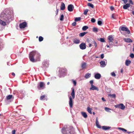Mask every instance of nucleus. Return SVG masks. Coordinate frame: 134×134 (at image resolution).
<instances>
[{"label": "nucleus", "instance_id": "10", "mask_svg": "<svg viewBox=\"0 0 134 134\" xmlns=\"http://www.w3.org/2000/svg\"><path fill=\"white\" fill-rule=\"evenodd\" d=\"M69 105L70 108H72L73 107V100L71 96L69 97Z\"/></svg>", "mask_w": 134, "mask_h": 134}, {"label": "nucleus", "instance_id": "18", "mask_svg": "<svg viewBox=\"0 0 134 134\" xmlns=\"http://www.w3.org/2000/svg\"><path fill=\"white\" fill-rule=\"evenodd\" d=\"M130 4L127 3L125 5H124L123 6V8L124 9H126L130 7Z\"/></svg>", "mask_w": 134, "mask_h": 134}, {"label": "nucleus", "instance_id": "49", "mask_svg": "<svg viewBox=\"0 0 134 134\" xmlns=\"http://www.w3.org/2000/svg\"><path fill=\"white\" fill-rule=\"evenodd\" d=\"M115 14H112V16H111V18L113 19H115L116 18L115 17Z\"/></svg>", "mask_w": 134, "mask_h": 134}, {"label": "nucleus", "instance_id": "41", "mask_svg": "<svg viewBox=\"0 0 134 134\" xmlns=\"http://www.w3.org/2000/svg\"><path fill=\"white\" fill-rule=\"evenodd\" d=\"M109 96H110V97H113L114 98H115L116 97V95L115 94H110L109 95Z\"/></svg>", "mask_w": 134, "mask_h": 134}, {"label": "nucleus", "instance_id": "48", "mask_svg": "<svg viewBox=\"0 0 134 134\" xmlns=\"http://www.w3.org/2000/svg\"><path fill=\"white\" fill-rule=\"evenodd\" d=\"M130 57L132 58H134V54L133 53H131L130 55Z\"/></svg>", "mask_w": 134, "mask_h": 134}, {"label": "nucleus", "instance_id": "19", "mask_svg": "<svg viewBox=\"0 0 134 134\" xmlns=\"http://www.w3.org/2000/svg\"><path fill=\"white\" fill-rule=\"evenodd\" d=\"M102 129L103 130H106L109 129L110 128V127L107 126H102Z\"/></svg>", "mask_w": 134, "mask_h": 134}, {"label": "nucleus", "instance_id": "32", "mask_svg": "<svg viewBox=\"0 0 134 134\" xmlns=\"http://www.w3.org/2000/svg\"><path fill=\"white\" fill-rule=\"evenodd\" d=\"M88 6L91 7L92 8H93L94 7V5L90 3H88L87 4Z\"/></svg>", "mask_w": 134, "mask_h": 134}, {"label": "nucleus", "instance_id": "9", "mask_svg": "<svg viewBox=\"0 0 134 134\" xmlns=\"http://www.w3.org/2000/svg\"><path fill=\"white\" fill-rule=\"evenodd\" d=\"M80 48L82 50L85 49L86 48V44L84 43H81L79 45Z\"/></svg>", "mask_w": 134, "mask_h": 134}, {"label": "nucleus", "instance_id": "6", "mask_svg": "<svg viewBox=\"0 0 134 134\" xmlns=\"http://www.w3.org/2000/svg\"><path fill=\"white\" fill-rule=\"evenodd\" d=\"M27 24L26 22H23L19 24V27L21 29H23L25 28L27 26Z\"/></svg>", "mask_w": 134, "mask_h": 134}, {"label": "nucleus", "instance_id": "56", "mask_svg": "<svg viewBox=\"0 0 134 134\" xmlns=\"http://www.w3.org/2000/svg\"><path fill=\"white\" fill-rule=\"evenodd\" d=\"M73 83L75 86L76 85V82L75 81H73Z\"/></svg>", "mask_w": 134, "mask_h": 134}, {"label": "nucleus", "instance_id": "13", "mask_svg": "<svg viewBox=\"0 0 134 134\" xmlns=\"http://www.w3.org/2000/svg\"><path fill=\"white\" fill-rule=\"evenodd\" d=\"M101 75L98 73H97L94 75L95 78L97 79H99L101 77Z\"/></svg>", "mask_w": 134, "mask_h": 134}, {"label": "nucleus", "instance_id": "2", "mask_svg": "<svg viewBox=\"0 0 134 134\" xmlns=\"http://www.w3.org/2000/svg\"><path fill=\"white\" fill-rule=\"evenodd\" d=\"M40 56V54L37 52L35 51H33L31 52L29 54V59L31 62H35L34 59L35 57V56L36 58L39 60L38 59Z\"/></svg>", "mask_w": 134, "mask_h": 134}, {"label": "nucleus", "instance_id": "20", "mask_svg": "<svg viewBox=\"0 0 134 134\" xmlns=\"http://www.w3.org/2000/svg\"><path fill=\"white\" fill-rule=\"evenodd\" d=\"M71 95L72 96V98L73 99L75 98V92L74 88H72V91L71 93Z\"/></svg>", "mask_w": 134, "mask_h": 134}, {"label": "nucleus", "instance_id": "31", "mask_svg": "<svg viewBox=\"0 0 134 134\" xmlns=\"http://www.w3.org/2000/svg\"><path fill=\"white\" fill-rule=\"evenodd\" d=\"M13 96L11 94L9 95L8 96H7V100H9L12 98Z\"/></svg>", "mask_w": 134, "mask_h": 134}, {"label": "nucleus", "instance_id": "4", "mask_svg": "<svg viewBox=\"0 0 134 134\" xmlns=\"http://www.w3.org/2000/svg\"><path fill=\"white\" fill-rule=\"evenodd\" d=\"M45 84L43 82H40L39 85L37 86V88L39 90L43 89L45 87Z\"/></svg>", "mask_w": 134, "mask_h": 134}, {"label": "nucleus", "instance_id": "47", "mask_svg": "<svg viewBox=\"0 0 134 134\" xmlns=\"http://www.w3.org/2000/svg\"><path fill=\"white\" fill-rule=\"evenodd\" d=\"M129 4H130L132 5L133 4V2H132V0H129Z\"/></svg>", "mask_w": 134, "mask_h": 134}, {"label": "nucleus", "instance_id": "44", "mask_svg": "<svg viewBox=\"0 0 134 134\" xmlns=\"http://www.w3.org/2000/svg\"><path fill=\"white\" fill-rule=\"evenodd\" d=\"M91 21L92 23H94L96 21V20L94 18H92L91 19Z\"/></svg>", "mask_w": 134, "mask_h": 134}, {"label": "nucleus", "instance_id": "23", "mask_svg": "<svg viewBox=\"0 0 134 134\" xmlns=\"http://www.w3.org/2000/svg\"><path fill=\"white\" fill-rule=\"evenodd\" d=\"M91 76V74L89 73L86 74L85 76V77L86 79L90 78Z\"/></svg>", "mask_w": 134, "mask_h": 134}, {"label": "nucleus", "instance_id": "8", "mask_svg": "<svg viewBox=\"0 0 134 134\" xmlns=\"http://www.w3.org/2000/svg\"><path fill=\"white\" fill-rule=\"evenodd\" d=\"M108 39L109 40V42L110 43H111V44H112L113 41L114 40L112 36V35L109 36L108 37Z\"/></svg>", "mask_w": 134, "mask_h": 134}, {"label": "nucleus", "instance_id": "61", "mask_svg": "<svg viewBox=\"0 0 134 134\" xmlns=\"http://www.w3.org/2000/svg\"><path fill=\"white\" fill-rule=\"evenodd\" d=\"M123 72V69H121V72L122 73Z\"/></svg>", "mask_w": 134, "mask_h": 134}, {"label": "nucleus", "instance_id": "42", "mask_svg": "<svg viewBox=\"0 0 134 134\" xmlns=\"http://www.w3.org/2000/svg\"><path fill=\"white\" fill-rule=\"evenodd\" d=\"M61 70H64V71H63L62 72V73H65V72L66 71V69L65 68H63V69L62 68Z\"/></svg>", "mask_w": 134, "mask_h": 134}, {"label": "nucleus", "instance_id": "29", "mask_svg": "<svg viewBox=\"0 0 134 134\" xmlns=\"http://www.w3.org/2000/svg\"><path fill=\"white\" fill-rule=\"evenodd\" d=\"M88 26H85L83 27L82 28V29L83 30L85 31L87 29H88Z\"/></svg>", "mask_w": 134, "mask_h": 134}, {"label": "nucleus", "instance_id": "46", "mask_svg": "<svg viewBox=\"0 0 134 134\" xmlns=\"http://www.w3.org/2000/svg\"><path fill=\"white\" fill-rule=\"evenodd\" d=\"M93 43H92V44H94V45L95 46V47H97V44L96 42L95 41H94L93 42Z\"/></svg>", "mask_w": 134, "mask_h": 134}, {"label": "nucleus", "instance_id": "3", "mask_svg": "<svg viewBox=\"0 0 134 134\" xmlns=\"http://www.w3.org/2000/svg\"><path fill=\"white\" fill-rule=\"evenodd\" d=\"M1 17H2L3 20L7 22L9 20V19L10 17V15L9 14H1Z\"/></svg>", "mask_w": 134, "mask_h": 134}, {"label": "nucleus", "instance_id": "38", "mask_svg": "<svg viewBox=\"0 0 134 134\" xmlns=\"http://www.w3.org/2000/svg\"><path fill=\"white\" fill-rule=\"evenodd\" d=\"M88 10L87 9H86L84 11L83 14L85 15H86L87 14V13L88 12Z\"/></svg>", "mask_w": 134, "mask_h": 134}, {"label": "nucleus", "instance_id": "37", "mask_svg": "<svg viewBox=\"0 0 134 134\" xmlns=\"http://www.w3.org/2000/svg\"><path fill=\"white\" fill-rule=\"evenodd\" d=\"M81 19V18L80 17H77L75 19V21H80Z\"/></svg>", "mask_w": 134, "mask_h": 134}, {"label": "nucleus", "instance_id": "27", "mask_svg": "<svg viewBox=\"0 0 134 134\" xmlns=\"http://www.w3.org/2000/svg\"><path fill=\"white\" fill-rule=\"evenodd\" d=\"M0 24L4 26H5L6 25V23L1 20H0Z\"/></svg>", "mask_w": 134, "mask_h": 134}, {"label": "nucleus", "instance_id": "62", "mask_svg": "<svg viewBox=\"0 0 134 134\" xmlns=\"http://www.w3.org/2000/svg\"><path fill=\"white\" fill-rule=\"evenodd\" d=\"M89 47H91V44L90 43V44H89Z\"/></svg>", "mask_w": 134, "mask_h": 134}, {"label": "nucleus", "instance_id": "35", "mask_svg": "<svg viewBox=\"0 0 134 134\" xmlns=\"http://www.w3.org/2000/svg\"><path fill=\"white\" fill-rule=\"evenodd\" d=\"M93 31L94 32H97L98 31V29L95 27H94L93 29Z\"/></svg>", "mask_w": 134, "mask_h": 134}, {"label": "nucleus", "instance_id": "30", "mask_svg": "<svg viewBox=\"0 0 134 134\" xmlns=\"http://www.w3.org/2000/svg\"><path fill=\"white\" fill-rule=\"evenodd\" d=\"M80 41L79 40L76 39L74 40V42L76 44H78L79 43Z\"/></svg>", "mask_w": 134, "mask_h": 134}, {"label": "nucleus", "instance_id": "25", "mask_svg": "<svg viewBox=\"0 0 134 134\" xmlns=\"http://www.w3.org/2000/svg\"><path fill=\"white\" fill-rule=\"evenodd\" d=\"M87 32H83L79 34V36L80 37H82L84 36L87 33Z\"/></svg>", "mask_w": 134, "mask_h": 134}, {"label": "nucleus", "instance_id": "57", "mask_svg": "<svg viewBox=\"0 0 134 134\" xmlns=\"http://www.w3.org/2000/svg\"><path fill=\"white\" fill-rule=\"evenodd\" d=\"M110 9L111 10H113L114 9V8L113 6H111L110 7Z\"/></svg>", "mask_w": 134, "mask_h": 134}, {"label": "nucleus", "instance_id": "51", "mask_svg": "<svg viewBox=\"0 0 134 134\" xmlns=\"http://www.w3.org/2000/svg\"><path fill=\"white\" fill-rule=\"evenodd\" d=\"M111 74V75H112V76H116V75H115V73L114 72H112Z\"/></svg>", "mask_w": 134, "mask_h": 134}, {"label": "nucleus", "instance_id": "39", "mask_svg": "<svg viewBox=\"0 0 134 134\" xmlns=\"http://www.w3.org/2000/svg\"><path fill=\"white\" fill-rule=\"evenodd\" d=\"M105 110L108 112H110V111L109 110H110V109L108 108L107 107H105L104 108Z\"/></svg>", "mask_w": 134, "mask_h": 134}, {"label": "nucleus", "instance_id": "63", "mask_svg": "<svg viewBox=\"0 0 134 134\" xmlns=\"http://www.w3.org/2000/svg\"><path fill=\"white\" fill-rule=\"evenodd\" d=\"M132 13L133 15H134V11H133L132 12Z\"/></svg>", "mask_w": 134, "mask_h": 134}, {"label": "nucleus", "instance_id": "11", "mask_svg": "<svg viewBox=\"0 0 134 134\" xmlns=\"http://www.w3.org/2000/svg\"><path fill=\"white\" fill-rule=\"evenodd\" d=\"M121 30L122 31H125L127 32V33L128 34H129L130 33V31L126 27H121Z\"/></svg>", "mask_w": 134, "mask_h": 134}, {"label": "nucleus", "instance_id": "58", "mask_svg": "<svg viewBox=\"0 0 134 134\" xmlns=\"http://www.w3.org/2000/svg\"><path fill=\"white\" fill-rule=\"evenodd\" d=\"M59 11V9H57V11L56 12V15H57L58 14V12Z\"/></svg>", "mask_w": 134, "mask_h": 134}, {"label": "nucleus", "instance_id": "52", "mask_svg": "<svg viewBox=\"0 0 134 134\" xmlns=\"http://www.w3.org/2000/svg\"><path fill=\"white\" fill-rule=\"evenodd\" d=\"M76 24V23L75 22H74L72 24V25L73 26H75Z\"/></svg>", "mask_w": 134, "mask_h": 134}, {"label": "nucleus", "instance_id": "5", "mask_svg": "<svg viewBox=\"0 0 134 134\" xmlns=\"http://www.w3.org/2000/svg\"><path fill=\"white\" fill-rule=\"evenodd\" d=\"M115 107L116 108H119L122 110H124L125 108V106L123 104H120L115 105Z\"/></svg>", "mask_w": 134, "mask_h": 134}, {"label": "nucleus", "instance_id": "33", "mask_svg": "<svg viewBox=\"0 0 134 134\" xmlns=\"http://www.w3.org/2000/svg\"><path fill=\"white\" fill-rule=\"evenodd\" d=\"M118 129L119 130H121L123 131H124L125 132H127V131L126 130L122 128L118 127Z\"/></svg>", "mask_w": 134, "mask_h": 134}, {"label": "nucleus", "instance_id": "53", "mask_svg": "<svg viewBox=\"0 0 134 134\" xmlns=\"http://www.w3.org/2000/svg\"><path fill=\"white\" fill-rule=\"evenodd\" d=\"M124 3L126 4L128 2V0H122Z\"/></svg>", "mask_w": 134, "mask_h": 134}, {"label": "nucleus", "instance_id": "54", "mask_svg": "<svg viewBox=\"0 0 134 134\" xmlns=\"http://www.w3.org/2000/svg\"><path fill=\"white\" fill-rule=\"evenodd\" d=\"M15 130H13L12 131V134H15Z\"/></svg>", "mask_w": 134, "mask_h": 134}, {"label": "nucleus", "instance_id": "59", "mask_svg": "<svg viewBox=\"0 0 134 134\" xmlns=\"http://www.w3.org/2000/svg\"><path fill=\"white\" fill-rule=\"evenodd\" d=\"M12 75L14 77L15 76V74L14 72H12Z\"/></svg>", "mask_w": 134, "mask_h": 134}, {"label": "nucleus", "instance_id": "26", "mask_svg": "<svg viewBox=\"0 0 134 134\" xmlns=\"http://www.w3.org/2000/svg\"><path fill=\"white\" fill-rule=\"evenodd\" d=\"M92 109L91 108L88 107L87 108V111L90 114H92Z\"/></svg>", "mask_w": 134, "mask_h": 134}, {"label": "nucleus", "instance_id": "12", "mask_svg": "<svg viewBox=\"0 0 134 134\" xmlns=\"http://www.w3.org/2000/svg\"><path fill=\"white\" fill-rule=\"evenodd\" d=\"M100 64L101 67H104L106 65L104 61H102L100 62Z\"/></svg>", "mask_w": 134, "mask_h": 134}, {"label": "nucleus", "instance_id": "60", "mask_svg": "<svg viewBox=\"0 0 134 134\" xmlns=\"http://www.w3.org/2000/svg\"><path fill=\"white\" fill-rule=\"evenodd\" d=\"M102 100L103 101H106V100H105V99L104 97H102Z\"/></svg>", "mask_w": 134, "mask_h": 134}, {"label": "nucleus", "instance_id": "21", "mask_svg": "<svg viewBox=\"0 0 134 134\" xmlns=\"http://www.w3.org/2000/svg\"><path fill=\"white\" fill-rule=\"evenodd\" d=\"M131 63V61L129 60H126L125 61V64L127 66H129Z\"/></svg>", "mask_w": 134, "mask_h": 134}, {"label": "nucleus", "instance_id": "16", "mask_svg": "<svg viewBox=\"0 0 134 134\" xmlns=\"http://www.w3.org/2000/svg\"><path fill=\"white\" fill-rule=\"evenodd\" d=\"M61 4L60 6V9L61 10H64L65 8V6L64 3L62 2L61 3Z\"/></svg>", "mask_w": 134, "mask_h": 134}, {"label": "nucleus", "instance_id": "1", "mask_svg": "<svg viewBox=\"0 0 134 134\" xmlns=\"http://www.w3.org/2000/svg\"><path fill=\"white\" fill-rule=\"evenodd\" d=\"M62 132L64 134H76L74 129L70 127L64 126L62 129Z\"/></svg>", "mask_w": 134, "mask_h": 134}, {"label": "nucleus", "instance_id": "64", "mask_svg": "<svg viewBox=\"0 0 134 134\" xmlns=\"http://www.w3.org/2000/svg\"><path fill=\"white\" fill-rule=\"evenodd\" d=\"M133 51L134 52V44H133Z\"/></svg>", "mask_w": 134, "mask_h": 134}, {"label": "nucleus", "instance_id": "15", "mask_svg": "<svg viewBox=\"0 0 134 134\" xmlns=\"http://www.w3.org/2000/svg\"><path fill=\"white\" fill-rule=\"evenodd\" d=\"M124 40L125 41L127 42H133L132 40L129 38H125Z\"/></svg>", "mask_w": 134, "mask_h": 134}, {"label": "nucleus", "instance_id": "24", "mask_svg": "<svg viewBox=\"0 0 134 134\" xmlns=\"http://www.w3.org/2000/svg\"><path fill=\"white\" fill-rule=\"evenodd\" d=\"M86 66V63H83L82 64L81 67L82 69L85 68Z\"/></svg>", "mask_w": 134, "mask_h": 134}, {"label": "nucleus", "instance_id": "50", "mask_svg": "<svg viewBox=\"0 0 134 134\" xmlns=\"http://www.w3.org/2000/svg\"><path fill=\"white\" fill-rule=\"evenodd\" d=\"M90 83L91 85V86H92V85H93V80H91L90 81Z\"/></svg>", "mask_w": 134, "mask_h": 134}, {"label": "nucleus", "instance_id": "7", "mask_svg": "<svg viewBox=\"0 0 134 134\" xmlns=\"http://www.w3.org/2000/svg\"><path fill=\"white\" fill-rule=\"evenodd\" d=\"M74 9V6L73 5L70 4L68 5V9L69 12L72 11Z\"/></svg>", "mask_w": 134, "mask_h": 134}, {"label": "nucleus", "instance_id": "14", "mask_svg": "<svg viewBox=\"0 0 134 134\" xmlns=\"http://www.w3.org/2000/svg\"><path fill=\"white\" fill-rule=\"evenodd\" d=\"M91 87L90 88V89L91 90H97V91H98L99 90V89L98 88L96 87L94 85H92L91 86Z\"/></svg>", "mask_w": 134, "mask_h": 134}, {"label": "nucleus", "instance_id": "43", "mask_svg": "<svg viewBox=\"0 0 134 134\" xmlns=\"http://www.w3.org/2000/svg\"><path fill=\"white\" fill-rule=\"evenodd\" d=\"M99 41L102 42H104L105 41L104 39L102 38H100Z\"/></svg>", "mask_w": 134, "mask_h": 134}, {"label": "nucleus", "instance_id": "45", "mask_svg": "<svg viewBox=\"0 0 134 134\" xmlns=\"http://www.w3.org/2000/svg\"><path fill=\"white\" fill-rule=\"evenodd\" d=\"M98 24L99 25H101L102 24V22L101 21H98L97 22Z\"/></svg>", "mask_w": 134, "mask_h": 134}, {"label": "nucleus", "instance_id": "28", "mask_svg": "<svg viewBox=\"0 0 134 134\" xmlns=\"http://www.w3.org/2000/svg\"><path fill=\"white\" fill-rule=\"evenodd\" d=\"M43 65L44 66H48V63L47 62L45 61L43 63Z\"/></svg>", "mask_w": 134, "mask_h": 134}, {"label": "nucleus", "instance_id": "40", "mask_svg": "<svg viewBox=\"0 0 134 134\" xmlns=\"http://www.w3.org/2000/svg\"><path fill=\"white\" fill-rule=\"evenodd\" d=\"M43 40V38L42 36H40L39 37V40L40 42L42 41Z\"/></svg>", "mask_w": 134, "mask_h": 134}, {"label": "nucleus", "instance_id": "36", "mask_svg": "<svg viewBox=\"0 0 134 134\" xmlns=\"http://www.w3.org/2000/svg\"><path fill=\"white\" fill-rule=\"evenodd\" d=\"M45 97V95H43L40 97V99L41 100H43Z\"/></svg>", "mask_w": 134, "mask_h": 134}, {"label": "nucleus", "instance_id": "17", "mask_svg": "<svg viewBox=\"0 0 134 134\" xmlns=\"http://www.w3.org/2000/svg\"><path fill=\"white\" fill-rule=\"evenodd\" d=\"M96 126L97 127L99 128H101V126L99 125V123L98 122V118L97 117L96 118Z\"/></svg>", "mask_w": 134, "mask_h": 134}, {"label": "nucleus", "instance_id": "55", "mask_svg": "<svg viewBox=\"0 0 134 134\" xmlns=\"http://www.w3.org/2000/svg\"><path fill=\"white\" fill-rule=\"evenodd\" d=\"M104 54H102L101 55V58L102 59H103L104 57Z\"/></svg>", "mask_w": 134, "mask_h": 134}, {"label": "nucleus", "instance_id": "22", "mask_svg": "<svg viewBox=\"0 0 134 134\" xmlns=\"http://www.w3.org/2000/svg\"><path fill=\"white\" fill-rule=\"evenodd\" d=\"M81 114L85 118H86L87 117V115L85 112H81Z\"/></svg>", "mask_w": 134, "mask_h": 134}, {"label": "nucleus", "instance_id": "34", "mask_svg": "<svg viewBox=\"0 0 134 134\" xmlns=\"http://www.w3.org/2000/svg\"><path fill=\"white\" fill-rule=\"evenodd\" d=\"M64 18V16L63 14H62L61 15L60 20L61 21H62L63 20Z\"/></svg>", "mask_w": 134, "mask_h": 134}]
</instances>
